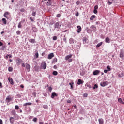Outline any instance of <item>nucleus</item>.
<instances>
[{"instance_id":"obj_46","label":"nucleus","mask_w":124,"mask_h":124,"mask_svg":"<svg viewBox=\"0 0 124 124\" xmlns=\"http://www.w3.org/2000/svg\"><path fill=\"white\" fill-rule=\"evenodd\" d=\"M30 20L31 21V22H34V20L32 19V17H30Z\"/></svg>"},{"instance_id":"obj_51","label":"nucleus","mask_w":124,"mask_h":124,"mask_svg":"<svg viewBox=\"0 0 124 124\" xmlns=\"http://www.w3.org/2000/svg\"><path fill=\"white\" fill-rule=\"evenodd\" d=\"M77 5H79L80 4V1H78L76 2Z\"/></svg>"},{"instance_id":"obj_13","label":"nucleus","mask_w":124,"mask_h":124,"mask_svg":"<svg viewBox=\"0 0 124 124\" xmlns=\"http://www.w3.org/2000/svg\"><path fill=\"white\" fill-rule=\"evenodd\" d=\"M100 73V71L99 70H95L93 72V74L94 75H98V74H99V73Z\"/></svg>"},{"instance_id":"obj_29","label":"nucleus","mask_w":124,"mask_h":124,"mask_svg":"<svg viewBox=\"0 0 124 124\" xmlns=\"http://www.w3.org/2000/svg\"><path fill=\"white\" fill-rule=\"evenodd\" d=\"M102 44V42H100L99 43H98L97 45H96V47L98 48L99 47H100V46H101Z\"/></svg>"},{"instance_id":"obj_48","label":"nucleus","mask_w":124,"mask_h":124,"mask_svg":"<svg viewBox=\"0 0 124 124\" xmlns=\"http://www.w3.org/2000/svg\"><path fill=\"white\" fill-rule=\"evenodd\" d=\"M93 13H94L95 14H96V13H97V10H93Z\"/></svg>"},{"instance_id":"obj_16","label":"nucleus","mask_w":124,"mask_h":124,"mask_svg":"<svg viewBox=\"0 0 124 124\" xmlns=\"http://www.w3.org/2000/svg\"><path fill=\"white\" fill-rule=\"evenodd\" d=\"M12 100V98L11 97H7L6 98V102L7 103H9L10 101H11Z\"/></svg>"},{"instance_id":"obj_61","label":"nucleus","mask_w":124,"mask_h":124,"mask_svg":"<svg viewBox=\"0 0 124 124\" xmlns=\"http://www.w3.org/2000/svg\"><path fill=\"white\" fill-rule=\"evenodd\" d=\"M64 42H66V38H64L63 39Z\"/></svg>"},{"instance_id":"obj_63","label":"nucleus","mask_w":124,"mask_h":124,"mask_svg":"<svg viewBox=\"0 0 124 124\" xmlns=\"http://www.w3.org/2000/svg\"><path fill=\"white\" fill-rule=\"evenodd\" d=\"M44 123H43V122H39V124H44Z\"/></svg>"},{"instance_id":"obj_42","label":"nucleus","mask_w":124,"mask_h":124,"mask_svg":"<svg viewBox=\"0 0 124 124\" xmlns=\"http://www.w3.org/2000/svg\"><path fill=\"white\" fill-rule=\"evenodd\" d=\"M32 95L34 96V97H36V92H33Z\"/></svg>"},{"instance_id":"obj_45","label":"nucleus","mask_w":124,"mask_h":124,"mask_svg":"<svg viewBox=\"0 0 124 124\" xmlns=\"http://www.w3.org/2000/svg\"><path fill=\"white\" fill-rule=\"evenodd\" d=\"M33 122H37V118H34L33 119Z\"/></svg>"},{"instance_id":"obj_54","label":"nucleus","mask_w":124,"mask_h":124,"mask_svg":"<svg viewBox=\"0 0 124 124\" xmlns=\"http://www.w3.org/2000/svg\"><path fill=\"white\" fill-rule=\"evenodd\" d=\"M21 66H22V67H25V66H26L25 65V63H22V64H21Z\"/></svg>"},{"instance_id":"obj_23","label":"nucleus","mask_w":124,"mask_h":124,"mask_svg":"<svg viewBox=\"0 0 124 124\" xmlns=\"http://www.w3.org/2000/svg\"><path fill=\"white\" fill-rule=\"evenodd\" d=\"M83 42L84 44H86V42H87V38L86 37H84L83 39Z\"/></svg>"},{"instance_id":"obj_17","label":"nucleus","mask_w":124,"mask_h":124,"mask_svg":"<svg viewBox=\"0 0 124 124\" xmlns=\"http://www.w3.org/2000/svg\"><path fill=\"white\" fill-rule=\"evenodd\" d=\"M7 15H9V12H6L4 14V17H5V18H7V19H8V18L7 17Z\"/></svg>"},{"instance_id":"obj_28","label":"nucleus","mask_w":124,"mask_h":124,"mask_svg":"<svg viewBox=\"0 0 124 124\" xmlns=\"http://www.w3.org/2000/svg\"><path fill=\"white\" fill-rule=\"evenodd\" d=\"M13 119H14L13 117H11V118H10V123H11V124H13V123H14V120H13Z\"/></svg>"},{"instance_id":"obj_33","label":"nucleus","mask_w":124,"mask_h":124,"mask_svg":"<svg viewBox=\"0 0 124 124\" xmlns=\"http://www.w3.org/2000/svg\"><path fill=\"white\" fill-rule=\"evenodd\" d=\"M107 68L108 69V71H111V68H110V66H109V65L107 66Z\"/></svg>"},{"instance_id":"obj_55","label":"nucleus","mask_w":124,"mask_h":124,"mask_svg":"<svg viewBox=\"0 0 124 124\" xmlns=\"http://www.w3.org/2000/svg\"><path fill=\"white\" fill-rule=\"evenodd\" d=\"M44 108H45V109H47L48 108V107L47 106V105H44Z\"/></svg>"},{"instance_id":"obj_32","label":"nucleus","mask_w":124,"mask_h":124,"mask_svg":"<svg viewBox=\"0 0 124 124\" xmlns=\"http://www.w3.org/2000/svg\"><path fill=\"white\" fill-rule=\"evenodd\" d=\"M124 53L123 52H121L120 54V58H124Z\"/></svg>"},{"instance_id":"obj_25","label":"nucleus","mask_w":124,"mask_h":124,"mask_svg":"<svg viewBox=\"0 0 124 124\" xmlns=\"http://www.w3.org/2000/svg\"><path fill=\"white\" fill-rule=\"evenodd\" d=\"M69 85L71 86V89H73V85H74V82H72L71 83H69Z\"/></svg>"},{"instance_id":"obj_27","label":"nucleus","mask_w":124,"mask_h":124,"mask_svg":"<svg viewBox=\"0 0 124 124\" xmlns=\"http://www.w3.org/2000/svg\"><path fill=\"white\" fill-rule=\"evenodd\" d=\"M8 71L10 72H12V71H13V68L12 67H9L8 68Z\"/></svg>"},{"instance_id":"obj_53","label":"nucleus","mask_w":124,"mask_h":124,"mask_svg":"<svg viewBox=\"0 0 124 124\" xmlns=\"http://www.w3.org/2000/svg\"><path fill=\"white\" fill-rule=\"evenodd\" d=\"M68 62H72V59H68Z\"/></svg>"},{"instance_id":"obj_34","label":"nucleus","mask_w":124,"mask_h":124,"mask_svg":"<svg viewBox=\"0 0 124 124\" xmlns=\"http://www.w3.org/2000/svg\"><path fill=\"white\" fill-rule=\"evenodd\" d=\"M35 56L36 57V59H37L39 57L38 52L35 53Z\"/></svg>"},{"instance_id":"obj_21","label":"nucleus","mask_w":124,"mask_h":124,"mask_svg":"<svg viewBox=\"0 0 124 124\" xmlns=\"http://www.w3.org/2000/svg\"><path fill=\"white\" fill-rule=\"evenodd\" d=\"M59 26H60V24H59L58 22L56 23L54 25L55 29L57 28H59Z\"/></svg>"},{"instance_id":"obj_4","label":"nucleus","mask_w":124,"mask_h":124,"mask_svg":"<svg viewBox=\"0 0 124 124\" xmlns=\"http://www.w3.org/2000/svg\"><path fill=\"white\" fill-rule=\"evenodd\" d=\"M77 28L78 29L77 32L78 33H80L81 32V31H82V27L80 26H77Z\"/></svg>"},{"instance_id":"obj_2","label":"nucleus","mask_w":124,"mask_h":124,"mask_svg":"<svg viewBox=\"0 0 124 124\" xmlns=\"http://www.w3.org/2000/svg\"><path fill=\"white\" fill-rule=\"evenodd\" d=\"M100 85L102 87H105V86H107L108 85V81H103L101 82Z\"/></svg>"},{"instance_id":"obj_40","label":"nucleus","mask_w":124,"mask_h":124,"mask_svg":"<svg viewBox=\"0 0 124 124\" xmlns=\"http://www.w3.org/2000/svg\"><path fill=\"white\" fill-rule=\"evenodd\" d=\"M48 90L49 92H52V90H53V88H52V87L50 86L48 87Z\"/></svg>"},{"instance_id":"obj_60","label":"nucleus","mask_w":124,"mask_h":124,"mask_svg":"<svg viewBox=\"0 0 124 124\" xmlns=\"http://www.w3.org/2000/svg\"><path fill=\"white\" fill-rule=\"evenodd\" d=\"M0 88H2V83L0 82Z\"/></svg>"},{"instance_id":"obj_56","label":"nucleus","mask_w":124,"mask_h":124,"mask_svg":"<svg viewBox=\"0 0 124 124\" xmlns=\"http://www.w3.org/2000/svg\"><path fill=\"white\" fill-rule=\"evenodd\" d=\"M108 3L109 5H111V4H112V2H110V1H108Z\"/></svg>"},{"instance_id":"obj_6","label":"nucleus","mask_w":124,"mask_h":124,"mask_svg":"<svg viewBox=\"0 0 124 124\" xmlns=\"http://www.w3.org/2000/svg\"><path fill=\"white\" fill-rule=\"evenodd\" d=\"M26 68L28 72H30V70H31V66L30 64L27 63L26 65Z\"/></svg>"},{"instance_id":"obj_58","label":"nucleus","mask_w":124,"mask_h":124,"mask_svg":"<svg viewBox=\"0 0 124 124\" xmlns=\"http://www.w3.org/2000/svg\"><path fill=\"white\" fill-rule=\"evenodd\" d=\"M108 72V70H104V72L105 73H107Z\"/></svg>"},{"instance_id":"obj_11","label":"nucleus","mask_w":124,"mask_h":124,"mask_svg":"<svg viewBox=\"0 0 124 124\" xmlns=\"http://www.w3.org/2000/svg\"><path fill=\"white\" fill-rule=\"evenodd\" d=\"M111 41V39H110V38L109 37H107L105 39V42H106V43H110Z\"/></svg>"},{"instance_id":"obj_44","label":"nucleus","mask_w":124,"mask_h":124,"mask_svg":"<svg viewBox=\"0 0 124 124\" xmlns=\"http://www.w3.org/2000/svg\"><path fill=\"white\" fill-rule=\"evenodd\" d=\"M33 30L35 32H36V31H37V30H36V28L35 27L33 28Z\"/></svg>"},{"instance_id":"obj_31","label":"nucleus","mask_w":124,"mask_h":124,"mask_svg":"<svg viewBox=\"0 0 124 124\" xmlns=\"http://www.w3.org/2000/svg\"><path fill=\"white\" fill-rule=\"evenodd\" d=\"M98 88V86L97 84H95L93 87V90H95V89H97Z\"/></svg>"},{"instance_id":"obj_35","label":"nucleus","mask_w":124,"mask_h":124,"mask_svg":"<svg viewBox=\"0 0 124 124\" xmlns=\"http://www.w3.org/2000/svg\"><path fill=\"white\" fill-rule=\"evenodd\" d=\"M35 15H36V12H32V16H35Z\"/></svg>"},{"instance_id":"obj_9","label":"nucleus","mask_w":124,"mask_h":124,"mask_svg":"<svg viewBox=\"0 0 124 124\" xmlns=\"http://www.w3.org/2000/svg\"><path fill=\"white\" fill-rule=\"evenodd\" d=\"M71 57H72V55L71 54L66 56L65 58V61H68V60H69Z\"/></svg>"},{"instance_id":"obj_3","label":"nucleus","mask_w":124,"mask_h":124,"mask_svg":"<svg viewBox=\"0 0 124 124\" xmlns=\"http://www.w3.org/2000/svg\"><path fill=\"white\" fill-rule=\"evenodd\" d=\"M54 57H55L54 53H51L48 55L47 59H48V60H51L52 58H54Z\"/></svg>"},{"instance_id":"obj_37","label":"nucleus","mask_w":124,"mask_h":124,"mask_svg":"<svg viewBox=\"0 0 124 124\" xmlns=\"http://www.w3.org/2000/svg\"><path fill=\"white\" fill-rule=\"evenodd\" d=\"M19 106L18 105L15 106V109L16 110H19Z\"/></svg>"},{"instance_id":"obj_24","label":"nucleus","mask_w":124,"mask_h":124,"mask_svg":"<svg viewBox=\"0 0 124 124\" xmlns=\"http://www.w3.org/2000/svg\"><path fill=\"white\" fill-rule=\"evenodd\" d=\"M18 28H19V29H21V28H22V21H20V22H19Z\"/></svg>"},{"instance_id":"obj_43","label":"nucleus","mask_w":124,"mask_h":124,"mask_svg":"<svg viewBox=\"0 0 124 124\" xmlns=\"http://www.w3.org/2000/svg\"><path fill=\"white\" fill-rule=\"evenodd\" d=\"M57 36H54L53 37V40H57Z\"/></svg>"},{"instance_id":"obj_59","label":"nucleus","mask_w":124,"mask_h":124,"mask_svg":"<svg viewBox=\"0 0 124 124\" xmlns=\"http://www.w3.org/2000/svg\"><path fill=\"white\" fill-rule=\"evenodd\" d=\"M2 45H3V43L0 41V46H2Z\"/></svg>"},{"instance_id":"obj_22","label":"nucleus","mask_w":124,"mask_h":124,"mask_svg":"<svg viewBox=\"0 0 124 124\" xmlns=\"http://www.w3.org/2000/svg\"><path fill=\"white\" fill-rule=\"evenodd\" d=\"M95 17V15H92L90 17V20H91V21H93V19H94Z\"/></svg>"},{"instance_id":"obj_1","label":"nucleus","mask_w":124,"mask_h":124,"mask_svg":"<svg viewBox=\"0 0 124 124\" xmlns=\"http://www.w3.org/2000/svg\"><path fill=\"white\" fill-rule=\"evenodd\" d=\"M16 62L17 65H18V66H19V65H20L21 64V63H22V62H23V60L20 58H17L16 60Z\"/></svg>"},{"instance_id":"obj_64","label":"nucleus","mask_w":124,"mask_h":124,"mask_svg":"<svg viewBox=\"0 0 124 124\" xmlns=\"http://www.w3.org/2000/svg\"><path fill=\"white\" fill-rule=\"evenodd\" d=\"M5 59H8V55H7L5 56Z\"/></svg>"},{"instance_id":"obj_47","label":"nucleus","mask_w":124,"mask_h":124,"mask_svg":"<svg viewBox=\"0 0 124 124\" xmlns=\"http://www.w3.org/2000/svg\"><path fill=\"white\" fill-rule=\"evenodd\" d=\"M71 102L72 101L70 99H68L67 101V103H71Z\"/></svg>"},{"instance_id":"obj_26","label":"nucleus","mask_w":124,"mask_h":124,"mask_svg":"<svg viewBox=\"0 0 124 124\" xmlns=\"http://www.w3.org/2000/svg\"><path fill=\"white\" fill-rule=\"evenodd\" d=\"M31 103H26L24 104L23 106H27V105H31Z\"/></svg>"},{"instance_id":"obj_30","label":"nucleus","mask_w":124,"mask_h":124,"mask_svg":"<svg viewBox=\"0 0 124 124\" xmlns=\"http://www.w3.org/2000/svg\"><path fill=\"white\" fill-rule=\"evenodd\" d=\"M52 74L56 76L58 75V72H57L56 71H54L52 73Z\"/></svg>"},{"instance_id":"obj_62","label":"nucleus","mask_w":124,"mask_h":124,"mask_svg":"<svg viewBox=\"0 0 124 124\" xmlns=\"http://www.w3.org/2000/svg\"><path fill=\"white\" fill-rule=\"evenodd\" d=\"M8 57H9V58H12V55H10V54L8 55Z\"/></svg>"},{"instance_id":"obj_50","label":"nucleus","mask_w":124,"mask_h":124,"mask_svg":"<svg viewBox=\"0 0 124 124\" xmlns=\"http://www.w3.org/2000/svg\"><path fill=\"white\" fill-rule=\"evenodd\" d=\"M21 12H25V9L22 8L20 10Z\"/></svg>"},{"instance_id":"obj_18","label":"nucleus","mask_w":124,"mask_h":124,"mask_svg":"<svg viewBox=\"0 0 124 124\" xmlns=\"http://www.w3.org/2000/svg\"><path fill=\"white\" fill-rule=\"evenodd\" d=\"M29 42L31 43H35V40L34 39H30L29 40Z\"/></svg>"},{"instance_id":"obj_10","label":"nucleus","mask_w":124,"mask_h":124,"mask_svg":"<svg viewBox=\"0 0 124 124\" xmlns=\"http://www.w3.org/2000/svg\"><path fill=\"white\" fill-rule=\"evenodd\" d=\"M90 28L91 29H92V31H96V27H95V26H94V25H92Z\"/></svg>"},{"instance_id":"obj_15","label":"nucleus","mask_w":124,"mask_h":124,"mask_svg":"<svg viewBox=\"0 0 124 124\" xmlns=\"http://www.w3.org/2000/svg\"><path fill=\"white\" fill-rule=\"evenodd\" d=\"M84 81L81 80V79H78V85H81V84H83Z\"/></svg>"},{"instance_id":"obj_14","label":"nucleus","mask_w":124,"mask_h":124,"mask_svg":"<svg viewBox=\"0 0 124 124\" xmlns=\"http://www.w3.org/2000/svg\"><path fill=\"white\" fill-rule=\"evenodd\" d=\"M55 96H58L55 92H53L51 94V98H55Z\"/></svg>"},{"instance_id":"obj_49","label":"nucleus","mask_w":124,"mask_h":124,"mask_svg":"<svg viewBox=\"0 0 124 124\" xmlns=\"http://www.w3.org/2000/svg\"><path fill=\"white\" fill-rule=\"evenodd\" d=\"M83 96H84V97H87V96H88V94H87V93H84V94H83Z\"/></svg>"},{"instance_id":"obj_8","label":"nucleus","mask_w":124,"mask_h":124,"mask_svg":"<svg viewBox=\"0 0 124 124\" xmlns=\"http://www.w3.org/2000/svg\"><path fill=\"white\" fill-rule=\"evenodd\" d=\"M47 67V64H46V62H44L42 63V68L43 69H46V68Z\"/></svg>"},{"instance_id":"obj_5","label":"nucleus","mask_w":124,"mask_h":124,"mask_svg":"<svg viewBox=\"0 0 124 124\" xmlns=\"http://www.w3.org/2000/svg\"><path fill=\"white\" fill-rule=\"evenodd\" d=\"M118 102H119V103H121V104H124V98L122 99V98H119L118 99Z\"/></svg>"},{"instance_id":"obj_12","label":"nucleus","mask_w":124,"mask_h":124,"mask_svg":"<svg viewBox=\"0 0 124 124\" xmlns=\"http://www.w3.org/2000/svg\"><path fill=\"white\" fill-rule=\"evenodd\" d=\"M98 122L99 123V124H104V120H103V119H102V118L99 119Z\"/></svg>"},{"instance_id":"obj_20","label":"nucleus","mask_w":124,"mask_h":124,"mask_svg":"<svg viewBox=\"0 0 124 124\" xmlns=\"http://www.w3.org/2000/svg\"><path fill=\"white\" fill-rule=\"evenodd\" d=\"M2 21L3 22V24H4L5 25H6L7 24V22L6 21V19L5 18H2Z\"/></svg>"},{"instance_id":"obj_52","label":"nucleus","mask_w":124,"mask_h":124,"mask_svg":"<svg viewBox=\"0 0 124 124\" xmlns=\"http://www.w3.org/2000/svg\"><path fill=\"white\" fill-rule=\"evenodd\" d=\"M57 18H60V17H61V14H57Z\"/></svg>"},{"instance_id":"obj_36","label":"nucleus","mask_w":124,"mask_h":124,"mask_svg":"<svg viewBox=\"0 0 124 124\" xmlns=\"http://www.w3.org/2000/svg\"><path fill=\"white\" fill-rule=\"evenodd\" d=\"M16 34L18 35H19V34H21V31H16Z\"/></svg>"},{"instance_id":"obj_7","label":"nucleus","mask_w":124,"mask_h":124,"mask_svg":"<svg viewBox=\"0 0 124 124\" xmlns=\"http://www.w3.org/2000/svg\"><path fill=\"white\" fill-rule=\"evenodd\" d=\"M8 81L11 85H14V82L13 81V79H12V78H9Z\"/></svg>"},{"instance_id":"obj_41","label":"nucleus","mask_w":124,"mask_h":124,"mask_svg":"<svg viewBox=\"0 0 124 124\" xmlns=\"http://www.w3.org/2000/svg\"><path fill=\"white\" fill-rule=\"evenodd\" d=\"M58 62V59L57 58H54L53 59V62Z\"/></svg>"},{"instance_id":"obj_57","label":"nucleus","mask_w":124,"mask_h":124,"mask_svg":"<svg viewBox=\"0 0 124 124\" xmlns=\"http://www.w3.org/2000/svg\"><path fill=\"white\" fill-rule=\"evenodd\" d=\"M3 123L2 122V120L0 119V124H3Z\"/></svg>"},{"instance_id":"obj_38","label":"nucleus","mask_w":124,"mask_h":124,"mask_svg":"<svg viewBox=\"0 0 124 124\" xmlns=\"http://www.w3.org/2000/svg\"><path fill=\"white\" fill-rule=\"evenodd\" d=\"M86 86L88 88H89L90 89H91V88H92V86H91V85H90V84H86Z\"/></svg>"},{"instance_id":"obj_39","label":"nucleus","mask_w":124,"mask_h":124,"mask_svg":"<svg viewBox=\"0 0 124 124\" xmlns=\"http://www.w3.org/2000/svg\"><path fill=\"white\" fill-rule=\"evenodd\" d=\"M94 9L95 10H97V9H98V5H96L94 6Z\"/></svg>"},{"instance_id":"obj_19","label":"nucleus","mask_w":124,"mask_h":124,"mask_svg":"<svg viewBox=\"0 0 124 124\" xmlns=\"http://www.w3.org/2000/svg\"><path fill=\"white\" fill-rule=\"evenodd\" d=\"M52 5V2H51V0H48V2L46 3V5L48 6Z\"/></svg>"}]
</instances>
